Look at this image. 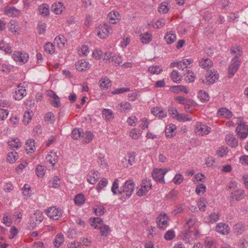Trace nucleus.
Returning a JSON list of instances; mask_svg holds the SVG:
<instances>
[{"instance_id":"nucleus-1","label":"nucleus","mask_w":248,"mask_h":248,"mask_svg":"<svg viewBox=\"0 0 248 248\" xmlns=\"http://www.w3.org/2000/svg\"><path fill=\"white\" fill-rule=\"evenodd\" d=\"M135 187V184L133 180H127L124 186L118 190L119 194H123L124 199L129 198L132 194Z\"/></svg>"},{"instance_id":"nucleus-2","label":"nucleus","mask_w":248,"mask_h":248,"mask_svg":"<svg viewBox=\"0 0 248 248\" xmlns=\"http://www.w3.org/2000/svg\"><path fill=\"white\" fill-rule=\"evenodd\" d=\"M111 31L112 29L110 26L106 23H104L99 25L95 29V32L99 38L103 39L108 36Z\"/></svg>"},{"instance_id":"nucleus-3","label":"nucleus","mask_w":248,"mask_h":248,"mask_svg":"<svg viewBox=\"0 0 248 248\" xmlns=\"http://www.w3.org/2000/svg\"><path fill=\"white\" fill-rule=\"evenodd\" d=\"M46 213L49 217L55 220L59 219L62 214V211L56 206L50 207L46 209Z\"/></svg>"},{"instance_id":"nucleus-4","label":"nucleus","mask_w":248,"mask_h":248,"mask_svg":"<svg viewBox=\"0 0 248 248\" xmlns=\"http://www.w3.org/2000/svg\"><path fill=\"white\" fill-rule=\"evenodd\" d=\"M136 154L134 152L127 154L122 160V164L125 168L131 166L135 162Z\"/></svg>"},{"instance_id":"nucleus-5","label":"nucleus","mask_w":248,"mask_h":248,"mask_svg":"<svg viewBox=\"0 0 248 248\" xmlns=\"http://www.w3.org/2000/svg\"><path fill=\"white\" fill-rule=\"evenodd\" d=\"M46 95L50 97V104L55 108H59L61 106V102L59 96L52 90L46 92Z\"/></svg>"},{"instance_id":"nucleus-6","label":"nucleus","mask_w":248,"mask_h":248,"mask_svg":"<svg viewBox=\"0 0 248 248\" xmlns=\"http://www.w3.org/2000/svg\"><path fill=\"white\" fill-rule=\"evenodd\" d=\"M240 64L238 58L234 57L232 61V63L228 69L229 77H232L237 71Z\"/></svg>"},{"instance_id":"nucleus-7","label":"nucleus","mask_w":248,"mask_h":248,"mask_svg":"<svg viewBox=\"0 0 248 248\" xmlns=\"http://www.w3.org/2000/svg\"><path fill=\"white\" fill-rule=\"evenodd\" d=\"M167 171L161 169H155L152 172V176L155 181L164 183V176Z\"/></svg>"},{"instance_id":"nucleus-8","label":"nucleus","mask_w":248,"mask_h":248,"mask_svg":"<svg viewBox=\"0 0 248 248\" xmlns=\"http://www.w3.org/2000/svg\"><path fill=\"white\" fill-rule=\"evenodd\" d=\"M156 223L159 228L162 230L166 229L168 225L166 214H161L156 218Z\"/></svg>"},{"instance_id":"nucleus-9","label":"nucleus","mask_w":248,"mask_h":248,"mask_svg":"<svg viewBox=\"0 0 248 248\" xmlns=\"http://www.w3.org/2000/svg\"><path fill=\"white\" fill-rule=\"evenodd\" d=\"M13 59L16 62L26 63L29 59L28 54L23 53L20 51H15L12 55Z\"/></svg>"},{"instance_id":"nucleus-10","label":"nucleus","mask_w":248,"mask_h":248,"mask_svg":"<svg viewBox=\"0 0 248 248\" xmlns=\"http://www.w3.org/2000/svg\"><path fill=\"white\" fill-rule=\"evenodd\" d=\"M236 131L241 138H246L248 135V126L245 124H239L236 127Z\"/></svg>"},{"instance_id":"nucleus-11","label":"nucleus","mask_w":248,"mask_h":248,"mask_svg":"<svg viewBox=\"0 0 248 248\" xmlns=\"http://www.w3.org/2000/svg\"><path fill=\"white\" fill-rule=\"evenodd\" d=\"M107 18L110 23L115 24L120 20L121 16L119 12L113 11L108 14Z\"/></svg>"},{"instance_id":"nucleus-12","label":"nucleus","mask_w":248,"mask_h":248,"mask_svg":"<svg viewBox=\"0 0 248 248\" xmlns=\"http://www.w3.org/2000/svg\"><path fill=\"white\" fill-rule=\"evenodd\" d=\"M245 196V192L244 190L238 189L231 193V197L236 201H240L243 199Z\"/></svg>"},{"instance_id":"nucleus-13","label":"nucleus","mask_w":248,"mask_h":248,"mask_svg":"<svg viewBox=\"0 0 248 248\" xmlns=\"http://www.w3.org/2000/svg\"><path fill=\"white\" fill-rule=\"evenodd\" d=\"M216 230L219 233L225 235L229 233L230 228L228 225L220 222L217 225Z\"/></svg>"},{"instance_id":"nucleus-14","label":"nucleus","mask_w":248,"mask_h":248,"mask_svg":"<svg viewBox=\"0 0 248 248\" xmlns=\"http://www.w3.org/2000/svg\"><path fill=\"white\" fill-rule=\"evenodd\" d=\"M100 174L97 171L91 170L88 175V181L91 184H95L100 178Z\"/></svg>"},{"instance_id":"nucleus-15","label":"nucleus","mask_w":248,"mask_h":248,"mask_svg":"<svg viewBox=\"0 0 248 248\" xmlns=\"http://www.w3.org/2000/svg\"><path fill=\"white\" fill-rule=\"evenodd\" d=\"M26 94L27 92L26 89L20 88V87H17L15 90L14 97L16 100H20L26 95Z\"/></svg>"},{"instance_id":"nucleus-16","label":"nucleus","mask_w":248,"mask_h":248,"mask_svg":"<svg viewBox=\"0 0 248 248\" xmlns=\"http://www.w3.org/2000/svg\"><path fill=\"white\" fill-rule=\"evenodd\" d=\"M164 39L167 44L170 45L173 43L176 40V35L174 31L167 32L164 37Z\"/></svg>"},{"instance_id":"nucleus-17","label":"nucleus","mask_w":248,"mask_h":248,"mask_svg":"<svg viewBox=\"0 0 248 248\" xmlns=\"http://www.w3.org/2000/svg\"><path fill=\"white\" fill-rule=\"evenodd\" d=\"M225 140L232 147H236L238 146V140L232 134L226 135Z\"/></svg>"},{"instance_id":"nucleus-18","label":"nucleus","mask_w":248,"mask_h":248,"mask_svg":"<svg viewBox=\"0 0 248 248\" xmlns=\"http://www.w3.org/2000/svg\"><path fill=\"white\" fill-rule=\"evenodd\" d=\"M217 115L220 117L229 119L232 117V113L230 110L222 108L218 110Z\"/></svg>"},{"instance_id":"nucleus-19","label":"nucleus","mask_w":248,"mask_h":248,"mask_svg":"<svg viewBox=\"0 0 248 248\" xmlns=\"http://www.w3.org/2000/svg\"><path fill=\"white\" fill-rule=\"evenodd\" d=\"M197 131L199 134L202 136L207 135L209 134L211 128L210 127L203 124H200L198 125L196 128Z\"/></svg>"},{"instance_id":"nucleus-20","label":"nucleus","mask_w":248,"mask_h":248,"mask_svg":"<svg viewBox=\"0 0 248 248\" xmlns=\"http://www.w3.org/2000/svg\"><path fill=\"white\" fill-rule=\"evenodd\" d=\"M90 66L89 62L83 60L78 62L76 64V69L79 71L85 70L87 68H89Z\"/></svg>"},{"instance_id":"nucleus-21","label":"nucleus","mask_w":248,"mask_h":248,"mask_svg":"<svg viewBox=\"0 0 248 248\" xmlns=\"http://www.w3.org/2000/svg\"><path fill=\"white\" fill-rule=\"evenodd\" d=\"M25 145L26 150L27 153H32L34 152L36 149L34 140L32 139L28 140L26 142Z\"/></svg>"},{"instance_id":"nucleus-22","label":"nucleus","mask_w":248,"mask_h":248,"mask_svg":"<svg viewBox=\"0 0 248 248\" xmlns=\"http://www.w3.org/2000/svg\"><path fill=\"white\" fill-rule=\"evenodd\" d=\"M58 157L56 153L51 152L46 155V159L47 162H49L54 166L57 162Z\"/></svg>"},{"instance_id":"nucleus-23","label":"nucleus","mask_w":248,"mask_h":248,"mask_svg":"<svg viewBox=\"0 0 248 248\" xmlns=\"http://www.w3.org/2000/svg\"><path fill=\"white\" fill-rule=\"evenodd\" d=\"M52 11L56 14H61L63 11L64 7L63 3L61 2L55 3L52 5Z\"/></svg>"},{"instance_id":"nucleus-24","label":"nucleus","mask_w":248,"mask_h":248,"mask_svg":"<svg viewBox=\"0 0 248 248\" xmlns=\"http://www.w3.org/2000/svg\"><path fill=\"white\" fill-rule=\"evenodd\" d=\"M217 71H211L207 74L206 78L209 84H213L218 78V75Z\"/></svg>"},{"instance_id":"nucleus-25","label":"nucleus","mask_w":248,"mask_h":248,"mask_svg":"<svg viewBox=\"0 0 248 248\" xmlns=\"http://www.w3.org/2000/svg\"><path fill=\"white\" fill-rule=\"evenodd\" d=\"M97 159V162L98 165L102 168H105L107 166L106 160L105 159V155L102 153L96 154Z\"/></svg>"},{"instance_id":"nucleus-26","label":"nucleus","mask_w":248,"mask_h":248,"mask_svg":"<svg viewBox=\"0 0 248 248\" xmlns=\"http://www.w3.org/2000/svg\"><path fill=\"white\" fill-rule=\"evenodd\" d=\"M200 66L203 68H209L212 66L213 62L209 58H202L199 61Z\"/></svg>"},{"instance_id":"nucleus-27","label":"nucleus","mask_w":248,"mask_h":248,"mask_svg":"<svg viewBox=\"0 0 248 248\" xmlns=\"http://www.w3.org/2000/svg\"><path fill=\"white\" fill-rule=\"evenodd\" d=\"M8 145L13 149H17L22 146V143L19 139H13L8 142Z\"/></svg>"},{"instance_id":"nucleus-28","label":"nucleus","mask_w":248,"mask_h":248,"mask_svg":"<svg viewBox=\"0 0 248 248\" xmlns=\"http://www.w3.org/2000/svg\"><path fill=\"white\" fill-rule=\"evenodd\" d=\"M93 137L94 135L93 133L90 131H87L85 132H83L81 138L82 139V141L84 142L88 143L93 140Z\"/></svg>"},{"instance_id":"nucleus-29","label":"nucleus","mask_w":248,"mask_h":248,"mask_svg":"<svg viewBox=\"0 0 248 248\" xmlns=\"http://www.w3.org/2000/svg\"><path fill=\"white\" fill-rule=\"evenodd\" d=\"M170 90L173 93H179V92H183L186 93H188V90L186 86L183 85H176L171 86Z\"/></svg>"},{"instance_id":"nucleus-30","label":"nucleus","mask_w":248,"mask_h":248,"mask_svg":"<svg viewBox=\"0 0 248 248\" xmlns=\"http://www.w3.org/2000/svg\"><path fill=\"white\" fill-rule=\"evenodd\" d=\"M228 147L227 146H221L216 151V155L219 157H223L226 156L228 153Z\"/></svg>"},{"instance_id":"nucleus-31","label":"nucleus","mask_w":248,"mask_h":248,"mask_svg":"<svg viewBox=\"0 0 248 248\" xmlns=\"http://www.w3.org/2000/svg\"><path fill=\"white\" fill-rule=\"evenodd\" d=\"M170 78L171 80L175 83H179L182 80L181 77L179 73L175 70H173L170 73Z\"/></svg>"},{"instance_id":"nucleus-32","label":"nucleus","mask_w":248,"mask_h":248,"mask_svg":"<svg viewBox=\"0 0 248 248\" xmlns=\"http://www.w3.org/2000/svg\"><path fill=\"white\" fill-rule=\"evenodd\" d=\"M31 218L35 220L37 223L40 224L43 220L44 217L43 212L39 210H37L35 213L31 216Z\"/></svg>"},{"instance_id":"nucleus-33","label":"nucleus","mask_w":248,"mask_h":248,"mask_svg":"<svg viewBox=\"0 0 248 248\" xmlns=\"http://www.w3.org/2000/svg\"><path fill=\"white\" fill-rule=\"evenodd\" d=\"M93 210L96 216H100L105 213V208L103 205L98 204L95 206L93 208Z\"/></svg>"},{"instance_id":"nucleus-34","label":"nucleus","mask_w":248,"mask_h":248,"mask_svg":"<svg viewBox=\"0 0 248 248\" xmlns=\"http://www.w3.org/2000/svg\"><path fill=\"white\" fill-rule=\"evenodd\" d=\"M64 242V236L62 233H58L56 235L55 241H54V245L56 248H59L61 245Z\"/></svg>"},{"instance_id":"nucleus-35","label":"nucleus","mask_w":248,"mask_h":248,"mask_svg":"<svg viewBox=\"0 0 248 248\" xmlns=\"http://www.w3.org/2000/svg\"><path fill=\"white\" fill-rule=\"evenodd\" d=\"M103 115L105 117V120L107 122L110 121L114 118V114L113 111L109 109H104L102 111Z\"/></svg>"},{"instance_id":"nucleus-36","label":"nucleus","mask_w":248,"mask_h":248,"mask_svg":"<svg viewBox=\"0 0 248 248\" xmlns=\"http://www.w3.org/2000/svg\"><path fill=\"white\" fill-rule=\"evenodd\" d=\"M12 47L10 45L4 41L0 42V49L4 51L6 53H11Z\"/></svg>"},{"instance_id":"nucleus-37","label":"nucleus","mask_w":248,"mask_h":248,"mask_svg":"<svg viewBox=\"0 0 248 248\" xmlns=\"http://www.w3.org/2000/svg\"><path fill=\"white\" fill-rule=\"evenodd\" d=\"M40 13L44 16H47L49 14V6L47 4H43L38 7Z\"/></svg>"},{"instance_id":"nucleus-38","label":"nucleus","mask_w":248,"mask_h":248,"mask_svg":"<svg viewBox=\"0 0 248 248\" xmlns=\"http://www.w3.org/2000/svg\"><path fill=\"white\" fill-rule=\"evenodd\" d=\"M99 84L102 88H108L111 86V81L108 78H104L100 80Z\"/></svg>"},{"instance_id":"nucleus-39","label":"nucleus","mask_w":248,"mask_h":248,"mask_svg":"<svg viewBox=\"0 0 248 248\" xmlns=\"http://www.w3.org/2000/svg\"><path fill=\"white\" fill-rule=\"evenodd\" d=\"M60 186V179L58 176H55L53 180L49 181V186L53 188H58Z\"/></svg>"},{"instance_id":"nucleus-40","label":"nucleus","mask_w":248,"mask_h":248,"mask_svg":"<svg viewBox=\"0 0 248 248\" xmlns=\"http://www.w3.org/2000/svg\"><path fill=\"white\" fill-rule=\"evenodd\" d=\"M18 159L17 152L13 151L9 153L7 155V160L10 163H14Z\"/></svg>"},{"instance_id":"nucleus-41","label":"nucleus","mask_w":248,"mask_h":248,"mask_svg":"<svg viewBox=\"0 0 248 248\" xmlns=\"http://www.w3.org/2000/svg\"><path fill=\"white\" fill-rule=\"evenodd\" d=\"M151 188L150 187H147L145 186V183L142 182V185L140 188L137 192V195L138 196L141 197L144 195H145Z\"/></svg>"},{"instance_id":"nucleus-42","label":"nucleus","mask_w":248,"mask_h":248,"mask_svg":"<svg viewBox=\"0 0 248 248\" xmlns=\"http://www.w3.org/2000/svg\"><path fill=\"white\" fill-rule=\"evenodd\" d=\"M148 72L152 74H159L162 71V68L158 65L150 66L148 69Z\"/></svg>"},{"instance_id":"nucleus-43","label":"nucleus","mask_w":248,"mask_h":248,"mask_svg":"<svg viewBox=\"0 0 248 248\" xmlns=\"http://www.w3.org/2000/svg\"><path fill=\"white\" fill-rule=\"evenodd\" d=\"M152 36L148 32L140 35V40L143 44H149L152 41Z\"/></svg>"},{"instance_id":"nucleus-44","label":"nucleus","mask_w":248,"mask_h":248,"mask_svg":"<svg viewBox=\"0 0 248 248\" xmlns=\"http://www.w3.org/2000/svg\"><path fill=\"white\" fill-rule=\"evenodd\" d=\"M198 97L203 102H206L209 100V96L207 92L203 90L199 91L198 93Z\"/></svg>"},{"instance_id":"nucleus-45","label":"nucleus","mask_w":248,"mask_h":248,"mask_svg":"<svg viewBox=\"0 0 248 248\" xmlns=\"http://www.w3.org/2000/svg\"><path fill=\"white\" fill-rule=\"evenodd\" d=\"M82 133L83 131L81 130L76 128L72 131V138L74 140H78L82 137Z\"/></svg>"},{"instance_id":"nucleus-46","label":"nucleus","mask_w":248,"mask_h":248,"mask_svg":"<svg viewBox=\"0 0 248 248\" xmlns=\"http://www.w3.org/2000/svg\"><path fill=\"white\" fill-rule=\"evenodd\" d=\"M85 198L83 194H78L77 195L74 199L75 204L77 205H81L85 202Z\"/></svg>"},{"instance_id":"nucleus-47","label":"nucleus","mask_w":248,"mask_h":248,"mask_svg":"<svg viewBox=\"0 0 248 248\" xmlns=\"http://www.w3.org/2000/svg\"><path fill=\"white\" fill-rule=\"evenodd\" d=\"M178 194L177 191L172 189L166 195V198L168 200H176L177 199Z\"/></svg>"},{"instance_id":"nucleus-48","label":"nucleus","mask_w":248,"mask_h":248,"mask_svg":"<svg viewBox=\"0 0 248 248\" xmlns=\"http://www.w3.org/2000/svg\"><path fill=\"white\" fill-rule=\"evenodd\" d=\"M119 110L121 112L128 111L131 109V105L127 102H122L120 104Z\"/></svg>"},{"instance_id":"nucleus-49","label":"nucleus","mask_w":248,"mask_h":248,"mask_svg":"<svg viewBox=\"0 0 248 248\" xmlns=\"http://www.w3.org/2000/svg\"><path fill=\"white\" fill-rule=\"evenodd\" d=\"M205 246L206 248H215L216 246V241L207 237L205 240Z\"/></svg>"},{"instance_id":"nucleus-50","label":"nucleus","mask_w":248,"mask_h":248,"mask_svg":"<svg viewBox=\"0 0 248 248\" xmlns=\"http://www.w3.org/2000/svg\"><path fill=\"white\" fill-rule=\"evenodd\" d=\"M18 12L19 11L13 6L7 8L5 11L6 14L9 16H16Z\"/></svg>"},{"instance_id":"nucleus-51","label":"nucleus","mask_w":248,"mask_h":248,"mask_svg":"<svg viewBox=\"0 0 248 248\" xmlns=\"http://www.w3.org/2000/svg\"><path fill=\"white\" fill-rule=\"evenodd\" d=\"M207 203V200L205 198H201L198 202L199 210L200 211H204Z\"/></svg>"},{"instance_id":"nucleus-52","label":"nucleus","mask_w":248,"mask_h":248,"mask_svg":"<svg viewBox=\"0 0 248 248\" xmlns=\"http://www.w3.org/2000/svg\"><path fill=\"white\" fill-rule=\"evenodd\" d=\"M176 119L180 122H186L191 120V117L188 114L178 113Z\"/></svg>"},{"instance_id":"nucleus-53","label":"nucleus","mask_w":248,"mask_h":248,"mask_svg":"<svg viewBox=\"0 0 248 248\" xmlns=\"http://www.w3.org/2000/svg\"><path fill=\"white\" fill-rule=\"evenodd\" d=\"M234 227V233L237 235L241 234L245 231V227L242 223H238L235 224Z\"/></svg>"},{"instance_id":"nucleus-54","label":"nucleus","mask_w":248,"mask_h":248,"mask_svg":"<svg viewBox=\"0 0 248 248\" xmlns=\"http://www.w3.org/2000/svg\"><path fill=\"white\" fill-rule=\"evenodd\" d=\"M32 112L27 111L24 113L23 122L25 124H28L31 120Z\"/></svg>"},{"instance_id":"nucleus-55","label":"nucleus","mask_w":248,"mask_h":248,"mask_svg":"<svg viewBox=\"0 0 248 248\" xmlns=\"http://www.w3.org/2000/svg\"><path fill=\"white\" fill-rule=\"evenodd\" d=\"M99 230L101 235L105 236H107L110 231L109 227L106 225L100 227Z\"/></svg>"},{"instance_id":"nucleus-56","label":"nucleus","mask_w":248,"mask_h":248,"mask_svg":"<svg viewBox=\"0 0 248 248\" xmlns=\"http://www.w3.org/2000/svg\"><path fill=\"white\" fill-rule=\"evenodd\" d=\"M176 127L174 124H170L169 128L165 130L166 136L168 137H171L173 136V133L176 130Z\"/></svg>"},{"instance_id":"nucleus-57","label":"nucleus","mask_w":248,"mask_h":248,"mask_svg":"<svg viewBox=\"0 0 248 248\" xmlns=\"http://www.w3.org/2000/svg\"><path fill=\"white\" fill-rule=\"evenodd\" d=\"M168 3L163 2H162L158 7V12L160 13L165 14L169 11V8L168 7Z\"/></svg>"},{"instance_id":"nucleus-58","label":"nucleus","mask_w":248,"mask_h":248,"mask_svg":"<svg viewBox=\"0 0 248 248\" xmlns=\"http://www.w3.org/2000/svg\"><path fill=\"white\" fill-rule=\"evenodd\" d=\"M45 51L49 54H52L54 52L55 46L51 43H47L44 46Z\"/></svg>"},{"instance_id":"nucleus-59","label":"nucleus","mask_w":248,"mask_h":248,"mask_svg":"<svg viewBox=\"0 0 248 248\" xmlns=\"http://www.w3.org/2000/svg\"><path fill=\"white\" fill-rule=\"evenodd\" d=\"M108 182L107 178H103L97 185L96 189L98 191H100L104 187L106 186Z\"/></svg>"},{"instance_id":"nucleus-60","label":"nucleus","mask_w":248,"mask_h":248,"mask_svg":"<svg viewBox=\"0 0 248 248\" xmlns=\"http://www.w3.org/2000/svg\"><path fill=\"white\" fill-rule=\"evenodd\" d=\"M36 173L37 175L39 177H43L45 173V169L43 166L38 165L36 168Z\"/></svg>"},{"instance_id":"nucleus-61","label":"nucleus","mask_w":248,"mask_h":248,"mask_svg":"<svg viewBox=\"0 0 248 248\" xmlns=\"http://www.w3.org/2000/svg\"><path fill=\"white\" fill-rule=\"evenodd\" d=\"M118 188H119V180L117 179H116L114 180V181L112 184V186L111 187V191L114 195H116L117 194H119Z\"/></svg>"},{"instance_id":"nucleus-62","label":"nucleus","mask_w":248,"mask_h":248,"mask_svg":"<svg viewBox=\"0 0 248 248\" xmlns=\"http://www.w3.org/2000/svg\"><path fill=\"white\" fill-rule=\"evenodd\" d=\"M111 62H114L116 64H120L123 62L122 58L118 55L112 53Z\"/></svg>"},{"instance_id":"nucleus-63","label":"nucleus","mask_w":248,"mask_h":248,"mask_svg":"<svg viewBox=\"0 0 248 248\" xmlns=\"http://www.w3.org/2000/svg\"><path fill=\"white\" fill-rule=\"evenodd\" d=\"M231 53L235 55L236 58H238L242 54V51L240 49L238 46H233L231 49Z\"/></svg>"},{"instance_id":"nucleus-64","label":"nucleus","mask_w":248,"mask_h":248,"mask_svg":"<svg viewBox=\"0 0 248 248\" xmlns=\"http://www.w3.org/2000/svg\"><path fill=\"white\" fill-rule=\"evenodd\" d=\"M175 236V232L173 230L167 231L164 235V238L167 240H171Z\"/></svg>"}]
</instances>
